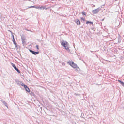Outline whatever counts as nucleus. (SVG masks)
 Returning a JSON list of instances; mask_svg holds the SVG:
<instances>
[{
  "label": "nucleus",
  "instance_id": "393cba45",
  "mask_svg": "<svg viewBox=\"0 0 124 124\" xmlns=\"http://www.w3.org/2000/svg\"><path fill=\"white\" fill-rule=\"evenodd\" d=\"M13 41H15V39L14 38V37H13Z\"/></svg>",
  "mask_w": 124,
  "mask_h": 124
},
{
  "label": "nucleus",
  "instance_id": "39448f33",
  "mask_svg": "<svg viewBox=\"0 0 124 124\" xmlns=\"http://www.w3.org/2000/svg\"><path fill=\"white\" fill-rule=\"evenodd\" d=\"M29 51L31 53L35 55H36L39 54V52H35L32 51V50H29Z\"/></svg>",
  "mask_w": 124,
  "mask_h": 124
},
{
  "label": "nucleus",
  "instance_id": "a878e982",
  "mask_svg": "<svg viewBox=\"0 0 124 124\" xmlns=\"http://www.w3.org/2000/svg\"><path fill=\"white\" fill-rule=\"evenodd\" d=\"M104 5H102V6H101V8H102L104 7Z\"/></svg>",
  "mask_w": 124,
  "mask_h": 124
},
{
  "label": "nucleus",
  "instance_id": "9b49d317",
  "mask_svg": "<svg viewBox=\"0 0 124 124\" xmlns=\"http://www.w3.org/2000/svg\"><path fill=\"white\" fill-rule=\"evenodd\" d=\"M21 85L22 86H23L24 87V88L25 87H26V85H25L23 83H22Z\"/></svg>",
  "mask_w": 124,
  "mask_h": 124
},
{
  "label": "nucleus",
  "instance_id": "f257e3e1",
  "mask_svg": "<svg viewBox=\"0 0 124 124\" xmlns=\"http://www.w3.org/2000/svg\"><path fill=\"white\" fill-rule=\"evenodd\" d=\"M61 44V45L64 47L66 49H68L69 50V51H70L69 49V44L67 41L62 40V41Z\"/></svg>",
  "mask_w": 124,
  "mask_h": 124
},
{
  "label": "nucleus",
  "instance_id": "6ab92c4d",
  "mask_svg": "<svg viewBox=\"0 0 124 124\" xmlns=\"http://www.w3.org/2000/svg\"><path fill=\"white\" fill-rule=\"evenodd\" d=\"M21 39L22 40V39H23V40H25V39L24 37H21Z\"/></svg>",
  "mask_w": 124,
  "mask_h": 124
},
{
  "label": "nucleus",
  "instance_id": "7ed1b4c3",
  "mask_svg": "<svg viewBox=\"0 0 124 124\" xmlns=\"http://www.w3.org/2000/svg\"><path fill=\"white\" fill-rule=\"evenodd\" d=\"M12 66L19 73H20V71L17 68L15 65V64L12 63H11Z\"/></svg>",
  "mask_w": 124,
  "mask_h": 124
},
{
  "label": "nucleus",
  "instance_id": "423d86ee",
  "mask_svg": "<svg viewBox=\"0 0 124 124\" xmlns=\"http://www.w3.org/2000/svg\"><path fill=\"white\" fill-rule=\"evenodd\" d=\"M75 22L77 25H79L80 24V21L78 19H77Z\"/></svg>",
  "mask_w": 124,
  "mask_h": 124
},
{
  "label": "nucleus",
  "instance_id": "ddd939ff",
  "mask_svg": "<svg viewBox=\"0 0 124 124\" xmlns=\"http://www.w3.org/2000/svg\"><path fill=\"white\" fill-rule=\"evenodd\" d=\"M45 8V7L41 6L40 8V9H44Z\"/></svg>",
  "mask_w": 124,
  "mask_h": 124
},
{
  "label": "nucleus",
  "instance_id": "c756f323",
  "mask_svg": "<svg viewBox=\"0 0 124 124\" xmlns=\"http://www.w3.org/2000/svg\"><path fill=\"white\" fill-rule=\"evenodd\" d=\"M47 9V8H46L45 7V8L44 9Z\"/></svg>",
  "mask_w": 124,
  "mask_h": 124
},
{
  "label": "nucleus",
  "instance_id": "4468645a",
  "mask_svg": "<svg viewBox=\"0 0 124 124\" xmlns=\"http://www.w3.org/2000/svg\"><path fill=\"white\" fill-rule=\"evenodd\" d=\"M118 81L121 84V85L122 83H123V82L121 80H118Z\"/></svg>",
  "mask_w": 124,
  "mask_h": 124
},
{
  "label": "nucleus",
  "instance_id": "9d476101",
  "mask_svg": "<svg viewBox=\"0 0 124 124\" xmlns=\"http://www.w3.org/2000/svg\"><path fill=\"white\" fill-rule=\"evenodd\" d=\"M86 23L87 24H88V23H90L92 24H93V22H91L90 21H87L86 22Z\"/></svg>",
  "mask_w": 124,
  "mask_h": 124
},
{
  "label": "nucleus",
  "instance_id": "0eeeda50",
  "mask_svg": "<svg viewBox=\"0 0 124 124\" xmlns=\"http://www.w3.org/2000/svg\"><path fill=\"white\" fill-rule=\"evenodd\" d=\"M26 90L27 92H29L30 91V90L29 88L27 87V86L26 85V87H25L24 88Z\"/></svg>",
  "mask_w": 124,
  "mask_h": 124
},
{
  "label": "nucleus",
  "instance_id": "2eb2a0df",
  "mask_svg": "<svg viewBox=\"0 0 124 124\" xmlns=\"http://www.w3.org/2000/svg\"><path fill=\"white\" fill-rule=\"evenodd\" d=\"M36 49H38V50L39 49V47L38 46V45H37L36 46Z\"/></svg>",
  "mask_w": 124,
  "mask_h": 124
},
{
  "label": "nucleus",
  "instance_id": "6e6552de",
  "mask_svg": "<svg viewBox=\"0 0 124 124\" xmlns=\"http://www.w3.org/2000/svg\"><path fill=\"white\" fill-rule=\"evenodd\" d=\"M1 101L3 103L5 106H6L8 108V106H7V104L6 103L5 101Z\"/></svg>",
  "mask_w": 124,
  "mask_h": 124
},
{
  "label": "nucleus",
  "instance_id": "f03ea898",
  "mask_svg": "<svg viewBox=\"0 0 124 124\" xmlns=\"http://www.w3.org/2000/svg\"><path fill=\"white\" fill-rule=\"evenodd\" d=\"M101 7H99L97 9L94 10L92 11V12L94 14L97 13L100 10H101Z\"/></svg>",
  "mask_w": 124,
  "mask_h": 124
},
{
  "label": "nucleus",
  "instance_id": "20e7f679",
  "mask_svg": "<svg viewBox=\"0 0 124 124\" xmlns=\"http://www.w3.org/2000/svg\"><path fill=\"white\" fill-rule=\"evenodd\" d=\"M72 64L71 66L73 68H79V67L78 66V65L76 64H75L73 62H72V64Z\"/></svg>",
  "mask_w": 124,
  "mask_h": 124
},
{
  "label": "nucleus",
  "instance_id": "dca6fc26",
  "mask_svg": "<svg viewBox=\"0 0 124 124\" xmlns=\"http://www.w3.org/2000/svg\"><path fill=\"white\" fill-rule=\"evenodd\" d=\"M82 13L83 15V16H84V15H86V14L84 12H83Z\"/></svg>",
  "mask_w": 124,
  "mask_h": 124
},
{
  "label": "nucleus",
  "instance_id": "a211bd4d",
  "mask_svg": "<svg viewBox=\"0 0 124 124\" xmlns=\"http://www.w3.org/2000/svg\"><path fill=\"white\" fill-rule=\"evenodd\" d=\"M72 62H71L70 61H69L68 62V63H69V65L71 66L72 65V64H72Z\"/></svg>",
  "mask_w": 124,
  "mask_h": 124
},
{
  "label": "nucleus",
  "instance_id": "7c9ffc66",
  "mask_svg": "<svg viewBox=\"0 0 124 124\" xmlns=\"http://www.w3.org/2000/svg\"><path fill=\"white\" fill-rule=\"evenodd\" d=\"M28 31H31V30H27Z\"/></svg>",
  "mask_w": 124,
  "mask_h": 124
},
{
  "label": "nucleus",
  "instance_id": "412c9836",
  "mask_svg": "<svg viewBox=\"0 0 124 124\" xmlns=\"http://www.w3.org/2000/svg\"><path fill=\"white\" fill-rule=\"evenodd\" d=\"M15 47L17 48H18L17 47V44H15Z\"/></svg>",
  "mask_w": 124,
  "mask_h": 124
},
{
  "label": "nucleus",
  "instance_id": "1a4fd4ad",
  "mask_svg": "<svg viewBox=\"0 0 124 124\" xmlns=\"http://www.w3.org/2000/svg\"><path fill=\"white\" fill-rule=\"evenodd\" d=\"M22 44L23 46H24L26 44V42L25 41V40H23V39L22 40Z\"/></svg>",
  "mask_w": 124,
  "mask_h": 124
},
{
  "label": "nucleus",
  "instance_id": "f8f14e48",
  "mask_svg": "<svg viewBox=\"0 0 124 124\" xmlns=\"http://www.w3.org/2000/svg\"><path fill=\"white\" fill-rule=\"evenodd\" d=\"M22 82H21L18 81L17 82V84L19 85H21Z\"/></svg>",
  "mask_w": 124,
  "mask_h": 124
},
{
  "label": "nucleus",
  "instance_id": "bb28decb",
  "mask_svg": "<svg viewBox=\"0 0 124 124\" xmlns=\"http://www.w3.org/2000/svg\"><path fill=\"white\" fill-rule=\"evenodd\" d=\"M12 38H13V37H14V35L13 34H12Z\"/></svg>",
  "mask_w": 124,
  "mask_h": 124
},
{
  "label": "nucleus",
  "instance_id": "5701e85b",
  "mask_svg": "<svg viewBox=\"0 0 124 124\" xmlns=\"http://www.w3.org/2000/svg\"><path fill=\"white\" fill-rule=\"evenodd\" d=\"M81 19L82 20H83V21H84L85 20V19H84L83 17H82Z\"/></svg>",
  "mask_w": 124,
  "mask_h": 124
},
{
  "label": "nucleus",
  "instance_id": "c85d7f7f",
  "mask_svg": "<svg viewBox=\"0 0 124 124\" xmlns=\"http://www.w3.org/2000/svg\"><path fill=\"white\" fill-rule=\"evenodd\" d=\"M104 19H103L101 20V21H104Z\"/></svg>",
  "mask_w": 124,
  "mask_h": 124
},
{
  "label": "nucleus",
  "instance_id": "aec40b11",
  "mask_svg": "<svg viewBox=\"0 0 124 124\" xmlns=\"http://www.w3.org/2000/svg\"><path fill=\"white\" fill-rule=\"evenodd\" d=\"M40 7L39 6L37 7H35V8L36 9H40Z\"/></svg>",
  "mask_w": 124,
  "mask_h": 124
},
{
  "label": "nucleus",
  "instance_id": "cd10ccee",
  "mask_svg": "<svg viewBox=\"0 0 124 124\" xmlns=\"http://www.w3.org/2000/svg\"><path fill=\"white\" fill-rule=\"evenodd\" d=\"M75 95H78V94H77L76 93H75Z\"/></svg>",
  "mask_w": 124,
  "mask_h": 124
},
{
  "label": "nucleus",
  "instance_id": "2f4dec72",
  "mask_svg": "<svg viewBox=\"0 0 124 124\" xmlns=\"http://www.w3.org/2000/svg\"><path fill=\"white\" fill-rule=\"evenodd\" d=\"M54 6H52V7H54Z\"/></svg>",
  "mask_w": 124,
  "mask_h": 124
},
{
  "label": "nucleus",
  "instance_id": "b1692460",
  "mask_svg": "<svg viewBox=\"0 0 124 124\" xmlns=\"http://www.w3.org/2000/svg\"><path fill=\"white\" fill-rule=\"evenodd\" d=\"M121 85L122 86L124 87V82H123Z\"/></svg>",
  "mask_w": 124,
  "mask_h": 124
},
{
  "label": "nucleus",
  "instance_id": "f3484780",
  "mask_svg": "<svg viewBox=\"0 0 124 124\" xmlns=\"http://www.w3.org/2000/svg\"><path fill=\"white\" fill-rule=\"evenodd\" d=\"M35 7L34 6H30V7H29L28 8H35Z\"/></svg>",
  "mask_w": 124,
  "mask_h": 124
},
{
  "label": "nucleus",
  "instance_id": "4be33fe9",
  "mask_svg": "<svg viewBox=\"0 0 124 124\" xmlns=\"http://www.w3.org/2000/svg\"><path fill=\"white\" fill-rule=\"evenodd\" d=\"M13 41V43L14 44H16V43L15 40Z\"/></svg>",
  "mask_w": 124,
  "mask_h": 124
}]
</instances>
